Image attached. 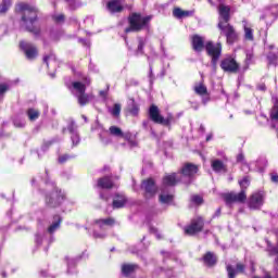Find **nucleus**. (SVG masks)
I'll use <instances>...</instances> for the list:
<instances>
[{
    "mask_svg": "<svg viewBox=\"0 0 278 278\" xmlns=\"http://www.w3.org/2000/svg\"><path fill=\"white\" fill-rule=\"evenodd\" d=\"M14 12L15 14H21V22L25 31L33 34V36H40L42 34V28L36 25L39 21L38 14L40 12L38 7L27 2H18L15 4Z\"/></svg>",
    "mask_w": 278,
    "mask_h": 278,
    "instance_id": "nucleus-1",
    "label": "nucleus"
},
{
    "mask_svg": "<svg viewBox=\"0 0 278 278\" xmlns=\"http://www.w3.org/2000/svg\"><path fill=\"white\" fill-rule=\"evenodd\" d=\"M127 21L128 27L125 28V34H138L143 31V29H149L151 21H153V15L143 16L140 12H132L128 15Z\"/></svg>",
    "mask_w": 278,
    "mask_h": 278,
    "instance_id": "nucleus-2",
    "label": "nucleus"
},
{
    "mask_svg": "<svg viewBox=\"0 0 278 278\" xmlns=\"http://www.w3.org/2000/svg\"><path fill=\"white\" fill-rule=\"evenodd\" d=\"M238 184L241 188L239 193L228 192L223 194V199L227 205H231V203H247V190L251 186V177L244 176Z\"/></svg>",
    "mask_w": 278,
    "mask_h": 278,
    "instance_id": "nucleus-3",
    "label": "nucleus"
},
{
    "mask_svg": "<svg viewBox=\"0 0 278 278\" xmlns=\"http://www.w3.org/2000/svg\"><path fill=\"white\" fill-rule=\"evenodd\" d=\"M148 116L155 125H162L163 127H170L175 121L173 114H168L166 117L160 111V108L155 104H151L148 111Z\"/></svg>",
    "mask_w": 278,
    "mask_h": 278,
    "instance_id": "nucleus-4",
    "label": "nucleus"
},
{
    "mask_svg": "<svg viewBox=\"0 0 278 278\" xmlns=\"http://www.w3.org/2000/svg\"><path fill=\"white\" fill-rule=\"evenodd\" d=\"M45 201L47 207L55 210V207H60L66 201V193L62 189L54 187L50 193L46 194Z\"/></svg>",
    "mask_w": 278,
    "mask_h": 278,
    "instance_id": "nucleus-5",
    "label": "nucleus"
},
{
    "mask_svg": "<svg viewBox=\"0 0 278 278\" xmlns=\"http://www.w3.org/2000/svg\"><path fill=\"white\" fill-rule=\"evenodd\" d=\"M217 27L220 30V35L225 36L228 45H236V42H240V33L236 30L233 25L222 22L217 24Z\"/></svg>",
    "mask_w": 278,
    "mask_h": 278,
    "instance_id": "nucleus-6",
    "label": "nucleus"
},
{
    "mask_svg": "<svg viewBox=\"0 0 278 278\" xmlns=\"http://www.w3.org/2000/svg\"><path fill=\"white\" fill-rule=\"evenodd\" d=\"M204 49L206 51V55L211 58L212 66L216 67L218 60H220V55H223V43H214V41H207Z\"/></svg>",
    "mask_w": 278,
    "mask_h": 278,
    "instance_id": "nucleus-7",
    "label": "nucleus"
},
{
    "mask_svg": "<svg viewBox=\"0 0 278 278\" xmlns=\"http://www.w3.org/2000/svg\"><path fill=\"white\" fill-rule=\"evenodd\" d=\"M72 88L76 92V99L80 108H84L90 103V94L86 92V84L81 81H73Z\"/></svg>",
    "mask_w": 278,
    "mask_h": 278,
    "instance_id": "nucleus-8",
    "label": "nucleus"
},
{
    "mask_svg": "<svg viewBox=\"0 0 278 278\" xmlns=\"http://www.w3.org/2000/svg\"><path fill=\"white\" fill-rule=\"evenodd\" d=\"M205 229V218L203 216H198L190 220V224L185 226L184 233L185 236H197V233H201Z\"/></svg>",
    "mask_w": 278,
    "mask_h": 278,
    "instance_id": "nucleus-9",
    "label": "nucleus"
},
{
    "mask_svg": "<svg viewBox=\"0 0 278 278\" xmlns=\"http://www.w3.org/2000/svg\"><path fill=\"white\" fill-rule=\"evenodd\" d=\"M141 190H143V197L149 201V199H153L155 194H157V185L155 184V179L152 177L143 179L141 181Z\"/></svg>",
    "mask_w": 278,
    "mask_h": 278,
    "instance_id": "nucleus-10",
    "label": "nucleus"
},
{
    "mask_svg": "<svg viewBox=\"0 0 278 278\" xmlns=\"http://www.w3.org/2000/svg\"><path fill=\"white\" fill-rule=\"evenodd\" d=\"M220 68L224 73H230L236 75L240 73V63L233 59V56H226L220 61Z\"/></svg>",
    "mask_w": 278,
    "mask_h": 278,
    "instance_id": "nucleus-11",
    "label": "nucleus"
},
{
    "mask_svg": "<svg viewBox=\"0 0 278 278\" xmlns=\"http://www.w3.org/2000/svg\"><path fill=\"white\" fill-rule=\"evenodd\" d=\"M20 49L21 51H23L26 60L34 61L36 60V58H38V47L29 41H20Z\"/></svg>",
    "mask_w": 278,
    "mask_h": 278,
    "instance_id": "nucleus-12",
    "label": "nucleus"
},
{
    "mask_svg": "<svg viewBox=\"0 0 278 278\" xmlns=\"http://www.w3.org/2000/svg\"><path fill=\"white\" fill-rule=\"evenodd\" d=\"M266 195L262 191L252 193L247 202L249 210H262Z\"/></svg>",
    "mask_w": 278,
    "mask_h": 278,
    "instance_id": "nucleus-13",
    "label": "nucleus"
},
{
    "mask_svg": "<svg viewBox=\"0 0 278 278\" xmlns=\"http://www.w3.org/2000/svg\"><path fill=\"white\" fill-rule=\"evenodd\" d=\"M217 10L220 18L218 23H224V25H229V21H231V7L225 3H220Z\"/></svg>",
    "mask_w": 278,
    "mask_h": 278,
    "instance_id": "nucleus-14",
    "label": "nucleus"
},
{
    "mask_svg": "<svg viewBox=\"0 0 278 278\" xmlns=\"http://www.w3.org/2000/svg\"><path fill=\"white\" fill-rule=\"evenodd\" d=\"M197 173H199V165L194 163H185L180 168V175L189 179H194Z\"/></svg>",
    "mask_w": 278,
    "mask_h": 278,
    "instance_id": "nucleus-15",
    "label": "nucleus"
},
{
    "mask_svg": "<svg viewBox=\"0 0 278 278\" xmlns=\"http://www.w3.org/2000/svg\"><path fill=\"white\" fill-rule=\"evenodd\" d=\"M137 270H140V265L136 263L122 264L121 271L124 277H131Z\"/></svg>",
    "mask_w": 278,
    "mask_h": 278,
    "instance_id": "nucleus-16",
    "label": "nucleus"
},
{
    "mask_svg": "<svg viewBox=\"0 0 278 278\" xmlns=\"http://www.w3.org/2000/svg\"><path fill=\"white\" fill-rule=\"evenodd\" d=\"M106 10L110 14H121L125 10L121 0H110L106 2Z\"/></svg>",
    "mask_w": 278,
    "mask_h": 278,
    "instance_id": "nucleus-17",
    "label": "nucleus"
},
{
    "mask_svg": "<svg viewBox=\"0 0 278 278\" xmlns=\"http://www.w3.org/2000/svg\"><path fill=\"white\" fill-rule=\"evenodd\" d=\"M191 47L195 51V53H201L203 49H205V39L200 35H193L191 37Z\"/></svg>",
    "mask_w": 278,
    "mask_h": 278,
    "instance_id": "nucleus-18",
    "label": "nucleus"
},
{
    "mask_svg": "<svg viewBox=\"0 0 278 278\" xmlns=\"http://www.w3.org/2000/svg\"><path fill=\"white\" fill-rule=\"evenodd\" d=\"M114 186V180H112V177L110 176H103L97 180V188H100L101 190H112Z\"/></svg>",
    "mask_w": 278,
    "mask_h": 278,
    "instance_id": "nucleus-19",
    "label": "nucleus"
},
{
    "mask_svg": "<svg viewBox=\"0 0 278 278\" xmlns=\"http://www.w3.org/2000/svg\"><path fill=\"white\" fill-rule=\"evenodd\" d=\"M127 197L125 194L115 193V197L112 202L113 210H122V207H125L127 205Z\"/></svg>",
    "mask_w": 278,
    "mask_h": 278,
    "instance_id": "nucleus-20",
    "label": "nucleus"
},
{
    "mask_svg": "<svg viewBox=\"0 0 278 278\" xmlns=\"http://www.w3.org/2000/svg\"><path fill=\"white\" fill-rule=\"evenodd\" d=\"M202 262L207 266L208 268H213V266H216L218 264V256L214 254V252H206L203 257Z\"/></svg>",
    "mask_w": 278,
    "mask_h": 278,
    "instance_id": "nucleus-21",
    "label": "nucleus"
},
{
    "mask_svg": "<svg viewBox=\"0 0 278 278\" xmlns=\"http://www.w3.org/2000/svg\"><path fill=\"white\" fill-rule=\"evenodd\" d=\"M193 92H195L198 97H206V101H210V91H207V86H205L203 80L194 85Z\"/></svg>",
    "mask_w": 278,
    "mask_h": 278,
    "instance_id": "nucleus-22",
    "label": "nucleus"
},
{
    "mask_svg": "<svg viewBox=\"0 0 278 278\" xmlns=\"http://www.w3.org/2000/svg\"><path fill=\"white\" fill-rule=\"evenodd\" d=\"M181 179L177 178V173L167 174L163 177V186L173 188L177 186Z\"/></svg>",
    "mask_w": 278,
    "mask_h": 278,
    "instance_id": "nucleus-23",
    "label": "nucleus"
},
{
    "mask_svg": "<svg viewBox=\"0 0 278 278\" xmlns=\"http://www.w3.org/2000/svg\"><path fill=\"white\" fill-rule=\"evenodd\" d=\"M94 225H98L99 229H103V227H114L116 225V218L106 217V218H98L94 219Z\"/></svg>",
    "mask_w": 278,
    "mask_h": 278,
    "instance_id": "nucleus-24",
    "label": "nucleus"
},
{
    "mask_svg": "<svg viewBox=\"0 0 278 278\" xmlns=\"http://www.w3.org/2000/svg\"><path fill=\"white\" fill-rule=\"evenodd\" d=\"M236 268H233V266L231 265H228L226 267V270L228 273V278H236V275H238V273H241V274L244 273V269L247 267L242 263H237Z\"/></svg>",
    "mask_w": 278,
    "mask_h": 278,
    "instance_id": "nucleus-25",
    "label": "nucleus"
},
{
    "mask_svg": "<svg viewBox=\"0 0 278 278\" xmlns=\"http://www.w3.org/2000/svg\"><path fill=\"white\" fill-rule=\"evenodd\" d=\"M211 168L214 173H227V165L218 159L211 162Z\"/></svg>",
    "mask_w": 278,
    "mask_h": 278,
    "instance_id": "nucleus-26",
    "label": "nucleus"
},
{
    "mask_svg": "<svg viewBox=\"0 0 278 278\" xmlns=\"http://www.w3.org/2000/svg\"><path fill=\"white\" fill-rule=\"evenodd\" d=\"M53 219L56 222L52 223L48 227V233H55V231H58V229H60V226L62 225V217L60 215H54Z\"/></svg>",
    "mask_w": 278,
    "mask_h": 278,
    "instance_id": "nucleus-27",
    "label": "nucleus"
},
{
    "mask_svg": "<svg viewBox=\"0 0 278 278\" xmlns=\"http://www.w3.org/2000/svg\"><path fill=\"white\" fill-rule=\"evenodd\" d=\"M51 18L54 25H64V23H66V14L64 13L52 14Z\"/></svg>",
    "mask_w": 278,
    "mask_h": 278,
    "instance_id": "nucleus-28",
    "label": "nucleus"
},
{
    "mask_svg": "<svg viewBox=\"0 0 278 278\" xmlns=\"http://www.w3.org/2000/svg\"><path fill=\"white\" fill-rule=\"evenodd\" d=\"M173 16H175V18H186L190 16V11H184L181 8H175L173 10Z\"/></svg>",
    "mask_w": 278,
    "mask_h": 278,
    "instance_id": "nucleus-29",
    "label": "nucleus"
},
{
    "mask_svg": "<svg viewBox=\"0 0 278 278\" xmlns=\"http://www.w3.org/2000/svg\"><path fill=\"white\" fill-rule=\"evenodd\" d=\"M159 201L163 205H168V204L173 203V201H175V195H173V194H160L159 195Z\"/></svg>",
    "mask_w": 278,
    "mask_h": 278,
    "instance_id": "nucleus-30",
    "label": "nucleus"
},
{
    "mask_svg": "<svg viewBox=\"0 0 278 278\" xmlns=\"http://www.w3.org/2000/svg\"><path fill=\"white\" fill-rule=\"evenodd\" d=\"M26 114H27L29 121H38V118H40V111H38L36 109H28L26 111Z\"/></svg>",
    "mask_w": 278,
    "mask_h": 278,
    "instance_id": "nucleus-31",
    "label": "nucleus"
},
{
    "mask_svg": "<svg viewBox=\"0 0 278 278\" xmlns=\"http://www.w3.org/2000/svg\"><path fill=\"white\" fill-rule=\"evenodd\" d=\"M10 8H12V0H2L0 3V14H7Z\"/></svg>",
    "mask_w": 278,
    "mask_h": 278,
    "instance_id": "nucleus-32",
    "label": "nucleus"
},
{
    "mask_svg": "<svg viewBox=\"0 0 278 278\" xmlns=\"http://www.w3.org/2000/svg\"><path fill=\"white\" fill-rule=\"evenodd\" d=\"M109 131L111 136H116L117 138H123L125 132H123V129H121L118 126H111L109 128Z\"/></svg>",
    "mask_w": 278,
    "mask_h": 278,
    "instance_id": "nucleus-33",
    "label": "nucleus"
},
{
    "mask_svg": "<svg viewBox=\"0 0 278 278\" xmlns=\"http://www.w3.org/2000/svg\"><path fill=\"white\" fill-rule=\"evenodd\" d=\"M269 118L271 121H278V100L275 101V103L269 112Z\"/></svg>",
    "mask_w": 278,
    "mask_h": 278,
    "instance_id": "nucleus-34",
    "label": "nucleus"
},
{
    "mask_svg": "<svg viewBox=\"0 0 278 278\" xmlns=\"http://www.w3.org/2000/svg\"><path fill=\"white\" fill-rule=\"evenodd\" d=\"M244 39L249 40L250 42H253L255 40V37L253 36V28L249 26H244Z\"/></svg>",
    "mask_w": 278,
    "mask_h": 278,
    "instance_id": "nucleus-35",
    "label": "nucleus"
},
{
    "mask_svg": "<svg viewBox=\"0 0 278 278\" xmlns=\"http://www.w3.org/2000/svg\"><path fill=\"white\" fill-rule=\"evenodd\" d=\"M110 114L114 117V118H121V104L119 103H115L113 105V108L110 110Z\"/></svg>",
    "mask_w": 278,
    "mask_h": 278,
    "instance_id": "nucleus-36",
    "label": "nucleus"
},
{
    "mask_svg": "<svg viewBox=\"0 0 278 278\" xmlns=\"http://www.w3.org/2000/svg\"><path fill=\"white\" fill-rule=\"evenodd\" d=\"M122 138H124V140H127L128 144H130L131 147H138V141L134 139L131 132L124 134Z\"/></svg>",
    "mask_w": 278,
    "mask_h": 278,
    "instance_id": "nucleus-37",
    "label": "nucleus"
},
{
    "mask_svg": "<svg viewBox=\"0 0 278 278\" xmlns=\"http://www.w3.org/2000/svg\"><path fill=\"white\" fill-rule=\"evenodd\" d=\"M128 112H129V114H131V116H138L139 112H140V106L136 103L135 100H132V104L128 109Z\"/></svg>",
    "mask_w": 278,
    "mask_h": 278,
    "instance_id": "nucleus-38",
    "label": "nucleus"
},
{
    "mask_svg": "<svg viewBox=\"0 0 278 278\" xmlns=\"http://www.w3.org/2000/svg\"><path fill=\"white\" fill-rule=\"evenodd\" d=\"M267 60L271 66H277L278 55L275 52H269L267 54Z\"/></svg>",
    "mask_w": 278,
    "mask_h": 278,
    "instance_id": "nucleus-39",
    "label": "nucleus"
},
{
    "mask_svg": "<svg viewBox=\"0 0 278 278\" xmlns=\"http://www.w3.org/2000/svg\"><path fill=\"white\" fill-rule=\"evenodd\" d=\"M191 202L194 203L195 205H203L204 200H203V197L199 194H193L191 197Z\"/></svg>",
    "mask_w": 278,
    "mask_h": 278,
    "instance_id": "nucleus-40",
    "label": "nucleus"
},
{
    "mask_svg": "<svg viewBox=\"0 0 278 278\" xmlns=\"http://www.w3.org/2000/svg\"><path fill=\"white\" fill-rule=\"evenodd\" d=\"M71 139H72L73 147H77V144H79L80 142L79 134L77 132L72 134Z\"/></svg>",
    "mask_w": 278,
    "mask_h": 278,
    "instance_id": "nucleus-41",
    "label": "nucleus"
},
{
    "mask_svg": "<svg viewBox=\"0 0 278 278\" xmlns=\"http://www.w3.org/2000/svg\"><path fill=\"white\" fill-rule=\"evenodd\" d=\"M70 159H71V155L62 154L59 156L58 162H59V164H66V162H68Z\"/></svg>",
    "mask_w": 278,
    "mask_h": 278,
    "instance_id": "nucleus-42",
    "label": "nucleus"
},
{
    "mask_svg": "<svg viewBox=\"0 0 278 278\" xmlns=\"http://www.w3.org/2000/svg\"><path fill=\"white\" fill-rule=\"evenodd\" d=\"M8 90H10V87L8 86V84H0V94H5Z\"/></svg>",
    "mask_w": 278,
    "mask_h": 278,
    "instance_id": "nucleus-43",
    "label": "nucleus"
},
{
    "mask_svg": "<svg viewBox=\"0 0 278 278\" xmlns=\"http://www.w3.org/2000/svg\"><path fill=\"white\" fill-rule=\"evenodd\" d=\"M66 3H68L71 10H76L77 9V0H65Z\"/></svg>",
    "mask_w": 278,
    "mask_h": 278,
    "instance_id": "nucleus-44",
    "label": "nucleus"
},
{
    "mask_svg": "<svg viewBox=\"0 0 278 278\" xmlns=\"http://www.w3.org/2000/svg\"><path fill=\"white\" fill-rule=\"evenodd\" d=\"M77 128V126H75V122H71L67 126V130L70 131V134H76L75 129Z\"/></svg>",
    "mask_w": 278,
    "mask_h": 278,
    "instance_id": "nucleus-45",
    "label": "nucleus"
},
{
    "mask_svg": "<svg viewBox=\"0 0 278 278\" xmlns=\"http://www.w3.org/2000/svg\"><path fill=\"white\" fill-rule=\"evenodd\" d=\"M137 51L139 53H143V51H144V41L142 39L139 40Z\"/></svg>",
    "mask_w": 278,
    "mask_h": 278,
    "instance_id": "nucleus-46",
    "label": "nucleus"
},
{
    "mask_svg": "<svg viewBox=\"0 0 278 278\" xmlns=\"http://www.w3.org/2000/svg\"><path fill=\"white\" fill-rule=\"evenodd\" d=\"M150 233H154L159 240L162 239V236L157 233V228L150 226Z\"/></svg>",
    "mask_w": 278,
    "mask_h": 278,
    "instance_id": "nucleus-47",
    "label": "nucleus"
},
{
    "mask_svg": "<svg viewBox=\"0 0 278 278\" xmlns=\"http://www.w3.org/2000/svg\"><path fill=\"white\" fill-rule=\"evenodd\" d=\"M256 90H260L261 92H266V84L261 83L256 86Z\"/></svg>",
    "mask_w": 278,
    "mask_h": 278,
    "instance_id": "nucleus-48",
    "label": "nucleus"
},
{
    "mask_svg": "<svg viewBox=\"0 0 278 278\" xmlns=\"http://www.w3.org/2000/svg\"><path fill=\"white\" fill-rule=\"evenodd\" d=\"M270 181H271V184H278V174L277 173L270 174Z\"/></svg>",
    "mask_w": 278,
    "mask_h": 278,
    "instance_id": "nucleus-49",
    "label": "nucleus"
},
{
    "mask_svg": "<svg viewBox=\"0 0 278 278\" xmlns=\"http://www.w3.org/2000/svg\"><path fill=\"white\" fill-rule=\"evenodd\" d=\"M49 60H51V55H45V56H43V64H46L47 66H49Z\"/></svg>",
    "mask_w": 278,
    "mask_h": 278,
    "instance_id": "nucleus-50",
    "label": "nucleus"
},
{
    "mask_svg": "<svg viewBox=\"0 0 278 278\" xmlns=\"http://www.w3.org/2000/svg\"><path fill=\"white\" fill-rule=\"evenodd\" d=\"M220 214H222V208L218 207V208L216 210L215 214L213 215V218H218V216H220Z\"/></svg>",
    "mask_w": 278,
    "mask_h": 278,
    "instance_id": "nucleus-51",
    "label": "nucleus"
},
{
    "mask_svg": "<svg viewBox=\"0 0 278 278\" xmlns=\"http://www.w3.org/2000/svg\"><path fill=\"white\" fill-rule=\"evenodd\" d=\"M237 162H244V154H242V153L238 154Z\"/></svg>",
    "mask_w": 278,
    "mask_h": 278,
    "instance_id": "nucleus-52",
    "label": "nucleus"
},
{
    "mask_svg": "<svg viewBox=\"0 0 278 278\" xmlns=\"http://www.w3.org/2000/svg\"><path fill=\"white\" fill-rule=\"evenodd\" d=\"M37 244H42V237L40 235H36Z\"/></svg>",
    "mask_w": 278,
    "mask_h": 278,
    "instance_id": "nucleus-53",
    "label": "nucleus"
},
{
    "mask_svg": "<svg viewBox=\"0 0 278 278\" xmlns=\"http://www.w3.org/2000/svg\"><path fill=\"white\" fill-rule=\"evenodd\" d=\"M93 238H101V239H103V238H105V235H101L99 232H93Z\"/></svg>",
    "mask_w": 278,
    "mask_h": 278,
    "instance_id": "nucleus-54",
    "label": "nucleus"
},
{
    "mask_svg": "<svg viewBox=\"0 0 278 278\" xmlns=\"http://www.w3.org/2000/svg\"><path fill=\"white\" fill-rule=\"evenodd\" d=\"M214 138V135L211 132L206 136V142H210Z\"/></svg>",
    "mask_w": 278,
    "mask_h": 278,
    "instance_id": "nucleus-55",
    "label": "nucleus"
},
{
    "mask_svg": "<svg viewBox=\"0 0 278 278\" xmlns=\"http://www.w3.org/2000/svg\"><path fill=\"white\" fill-rule=\"evenodd\" d=\"M84 81L87 83L88 86H90V78L85 77V78H84Z\"/></svg>",
    "mask_w": 278,
    "mask_h": 278,
    "instance_id": "nucleus-56",
    "label": "nucleus"
},
{
    "mask_svg": "<svg viewBox=\"0 0 278 278\" xmlns=\"http://www.w3.org/2000/svg\"><path fill=\"white\" fill-rule=\"evenodd\" d=\"M1 275L3 278L8 277V274L5 271H2Z\"/></svg>",
    "mask_w": 278,
    "mask_h": 278,
    "instance_id": "nucleus-57",
    "label": "nucleus"
},
{
    "mask_svg": "<svg viewBox=\"0 0 278 278\" xmlns=\"http://www.w3.org/2000/svg\"><path fill=\"white\" fill-rule=\"evenodd\" d=\"M101 97H105V91H100Z\"/></svg>",
    "mask_w": 278,
    "mask_h": 278,
    "instance_id": "nucleus-58",
    "label": "nucleus"
},
{
    "mask_svg": "<svg viewBox=\"0 0 278 278\" xmlns=\"http://www.w3.org/2000/svg\"><path fill=\"white\" fill-rule=\"evenodd\" d=\"M153 75V70L152 68H150V76H152Z\"/></svg>",
    "mask_w": 278,
    "mask_h": 278,
    "instance_id": "nucleus-59",
    "label": "nucleus"
},
{
    "mask_svg": "<svg viewBox=\"0 0 278 278\" xmlns=\"http://www.w3.org/2000/svg\"><path fill=\"white\" fill-rule=\"evenodd\" d=\"M200 129H201L202 131H205V127H203V126H201Z\"/></svg>",
    "mask_w": 278,
    "mask_h": 278,
    "instance_id": "nucleus-60",
    "label": "nucleus"
},
{
    "mask_svg": "<svg viewBox=\"0 0 278 278\" xmlns=\"http://www.w3.org/2000/svg\"><path fill=\"white\" fill-rule=\"evenodd\" d=\"M269 49H275V46H269Z\"/></svg>",
    "mask_w": 278,
    "mask_h": 278,
    "instance_id": "nucleus-61",
    "label": "nucleus"
},
{
    "mask_svg": "<svg viewBox=\"0 0 278 278\" xmlns=\"http://www.w3.org/2000/svg\"><path fill=\"white\" fill-rule=\"evenodd\" d=\"M100 198H101V199H105V198L103 197V194H101Z\"/></svg>",
    "mask_w": 278,
    "mask_h": 278,
    "instance_id": "nucleus-62",
    "label": "nucleus"
}]
</instances>
